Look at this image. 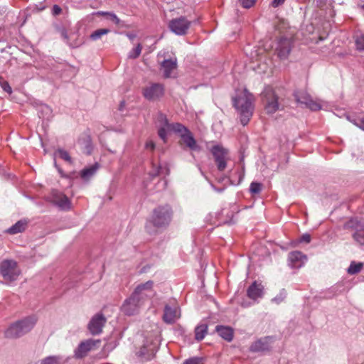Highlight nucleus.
Instances as JSON below:
<instances>
[{"mask_svg":"<svg viewBox=\"0 0 364 364\" xmlns=\"http://www.w3.org/2000/svg\"><path fill=\"white\" fill-rule=\"evenodd\" d=\"M202 358L200 357H193L186 359L183 364H200Z\"/></svg>","mask_w":364,"mask_h":364,"instance_id":"obj_38","label":"nucleus"},{"mask_svg":"<svg viewBox=\"0 0 364 364\" xmlns=\"http://www.w3.org/2000/svg\"><path fill=\"white\" fill-rule=\"evenodd\" d=\"M52 12L53 15H59L62 12V9L55 4L53 6Z\"/></svg>","mask_w":364,"mask_h":364,"instance_id":"obj_43","label":"nucleus"},{"mask_svg":"<svg viewBox=\"0 0 364 364\" xmlns=\"http://www.w3.org/2000/svg\"><path fill=\"white\" fill-rule=\"evenodd\" d=\"M191 25V21H188L184 16H181L170 21L168 23V28L175 34L183 36L187 33Z\"/></svg>","mask_w":364,"mask_h":364,"instance_id":"obj_11","label":"nucleus"},{"mask_svg":"<svg viewBox=\"0 0 364 364\" xmlns=\"http://www.w3.org/2000/svg\"><path fill=\"white\" fill-rule=\"evenodd\" d=\"M157 350V344L153 340H146L136 354L142 361L149 360L154 358Z\"/></svg>","mask_w":364,"mask_h":364,"instance_id":"obj_12","label":"nucleus"},{"mask_svg":"<svg viewBox=\"0 0 364 364\" xmlns=\"http://www.w3.org/2000/svg\"><path fill=\"white\" fill-rule=\"evenodd\" d=\"M262 188V184L257 182H252L250 187V191L252 194H257L260 193Z\"/></svg>","mask_w":364,"mask_h":364,"instance_id":"obj_34","label":"nucleus"},{"mask_svg":"<svg viewBox=\"0 0 364 364\" xmlns=\"http://www.w3.org/2000/svg\"><path fill=\"white\" fill-rule=\"evenodd\" d=\"M355 43L358 50H364V34H360L357 36Z\"/></svg>","mask_w":364,"mask_h":364,"instance_id":"obj_37","label":"nucleus"},{"mask_svg":"<svg viewBox=\"0 0 364 364\" xmlns=\"http://www.w3.org/2000/svg\"><path fill=\"white\" fill-rule=\"evenodd\" d=\"M52 200L62 209H69L70 207V201L68 198L63 193L57 191L52 192Z\"/></svg>","mask_w":364,"mask_h":364,"instance_id":"obj_21","label":"nucleus"},{"mask_svg":"<svg viewBox=\"0 0 364 364\" xmlns=\"http://www.w3.org/2000/svg\"><path fill=\"white\" fill-rule=\"evenodd\" d=\"M269 348V338L267 337L257 340L250 347V350L252 352L268 350Z\"/></svg>","mask_w":364,"mask_h":364,"instance_id":"obj_24","label":"nucleus"},{"mask_svg":"<svg viewBox=\"0 0 364 364\" xmlns=\"http://www.w3.org/2000/svg\"><path fill=\"white\" fill-rule=\"evenodd\" d=\"M345 228L355 229V232L353 235L354 240L360 245H364V226L356 220H350L345 224Z\"/></svg>","mask_w":364,"mask_h":364,"instance_id":"obj_17","label":"nucleus"},{"mask_svg":"<svg viewBox=\"0 0 364 364\" xmlns=\"http://www.w3.org/2000/svg\"><path fill=\"white\" fill-rule=\"evenodd\" d=\"M0 272L6 282L15 281L21 274L17 262L14 259H4L0 263Z\"/></svg>","mask_w":364,"mask_h":364,"instance_id":"obj_5","label":"nucleus"},{"mask_svg":"<svg viewBox=\"0 0 364 364\" xmlns=\"http://www.w3.org/2000/svg\"><path fill=\"white\" fill-rule=\"evenodd\" d=\"M160 166H156L153 171L150 172V176L154 178L159 175Z\"/></svg>","mask_w":364,"mask_h":364,"instance_id":"obj_45","label":"nucleus"},{"mask_svg":"<svg viewBox=\"0 0 364 364\" xmlns=\"http://www.w3.org/2000/svg\"><path fill=\"white\" fill-rule=\"evenodd\" d=\"M142 304L132 294L126 299L122 306V311L129 316L136 314Z\"/></svg>","mask_w":364,"mask_h":364,"instance_id":"obj_18","label":"nucleus"},{"mask_svg":"<svg viewBox=\"0 0 364 364\" xmlns=\"http://www.w3.org/2000/svg\"><path fill=\"white\" fill-rule=\"evenodd\" d=\"M154 282L148 281L145 283L139 284L132 294L137 300L142 304V306L151 298H153L156 292L153 289Z\"/></svg>","mask_w":364,"mask_h":364,"instance_id":"obj_7","label":"nucleus"},{"mask_svg":"<svg viewBox=\"0 0 364 364\" xmlns=\"http://www.w3.org/2000/svg\"><path fill=\"white\" fill-rule=\"evenodd\" d=\"M142 46L140 43H139L136 48H133L129 53V58L135 59L138 58L141 52Z\"/></svg>","mask_w":364,"mask_h":364,"instance_id":"obj_32","label":"nucleus"},{"mask_svg":"<svg viewBox=\"0 0 364 364\" xmlns=\"http://www.w3.org/2000/svg\"><path fill=\"white\" fill-rule=\"evenodd\" d=\"M256 0H240L241 5L242 7L245 9H249L252 7L255 3Z\"/></svg>","mask_w":364,"mask_h":364,"instance_id":"obj_39","label":"nucleus"},{"mask_svg":"<svg viewBox=\"0 0 364 364\" xmlns=\"http://www.w3.org/2000/svg\"><path fill=\"white\" fill-rule=\"evenodd\" d=\"M28 220L26 219L20 220L16 222L14 225H13L11 228H9L6 232L11 235H15L18 233L23 232L26 230L28 227Z\"/></svg>","mask_w":364,"mask_h":364,"instance_id":"obj_25","label":"nucleus"},{"mask_svg":"<svg viewBox=\"0 0 364 364\" xmlns=\"http://www.w3.org/2000/svg\"><path fill=\"white\" fill-rule=\"evenodd\" d=\"M164 86L161 83L150 82L142 90V95L149 101H156L164 95Z\"/></svg>","mask_w":364,"mask_h":364,"instance_id":"obj_9","label":"nucleus"},{"mask_svg":"<svg viewBox=\"0 0 364 364\" xmlns=\"http://www.w3.org/2000/svg\"><path fill=\"white\" fill-rule=\"evenodd\" d=\"M176 67L177 60L176 58L164 60L161 64L164 77H171L172 72L176 69Z\"/></svg>","mask_w":364,"mask_h":364,"instance_id":"obj_23","label":"nucleus"},{"mask_svg":"<svg viewBox=\"0 0 364 364\" xmlns=\"http://www.w3.org/2000/svg\"><path fill=\"white\" fill-rule=\"evenodd\" d=\"M294 97L298 103L304 105L312 111H318L321 109L320 102L314 100L311 95L306 92H298L294 94Z\"/></svg>","mask_w":364,"mask_h":364,"instance_id":"obj_15","label":"nucleus"},{"mask_svg":"<svg viewBox=\"0 0 364 364\" xmlns=\"http://www.w3.org/2000/svg\"><path fill=\"white\" fill-rule=\"evenodd\" d=\"M107 18L113 21L116 25H119L121 22L120 19L116 16V14L112 12L109 13Z\"/></svg>","mask_w":364,"mask_h":364,"instance_id":"obj_40","label":"nucleus"},{"mask_svg":"<svg viewBox=\"0 0 364 364\" xmlns=\"http://www.w3.org/2000/svg\"><path fill=\"white\" fill-rule=\"evenodd\" d=\"M156 123L159 127L158 134L159 136L164 141V142H166V136L167 132L168 131L173 132V127L177 124V123H169L168 120L166 117V115L164 114L159 112L157 114Z\"/></svg>","mask_w":364,"mask_h":364,"instance_id":"obj_13","label":"nucleus"},{"mask_svg":"<svg viewBox=\"0 0 364 364\" xmlns=\"http://www.w3.org/2000/svg\"><path fill=\"white\" fill-rule=\"evenodd\" d=\"M363 8L364 9V5L363 6Z\"/></svg>","mask_w":364,"mask_h":364,"instance_id":"obj_50","label":"nucleus"},{"mask_svg":"<svg viewBox=\"0 0 364 364\" xmlns=\"http://www.w3.org/2000/svg\"><path fill=\"white\" fill-rule=\"evenodd\" d=\"M355 124L360 129L364 131V119H358L355 122Z\"/></svg>","mask_w":364,"mask_h":364,"instance_id":"obj_46","label":"nucleus"},{"mask_svg":"<svg viewBox=\"0 0 364 364\" xmlns=\"http://www.w3.org/2000/svg\"><path fill=\"white\" fill-rule=\"evenodd\" d=\"M1 87L3 88V90H4L5 92H8V93H9V94H11V93L12 90H11V86H10V85H9V84L8 83V82H6V81H2V82H1Z\"/></svg>","mask_w":364,"mask_h":364,"instance_id":"obj_41","label":"nucleus"},{"mask_svg":"<svg viewBox=\"0 0 364 364\" xmlns=\"http://www.w3.org/2000/svg\"><path fill=\"white\" fill-rule=\"evenodd\" d=\"M107 322L105 316L98 313L94 315L87 324V329L93 335H99L102 332V328Z\"/></svg>","mask_w":364,"mask_h":364,"instance_id":"obj_14","label":"nucleus"},{"mask_svg":"<svg viewBox=\"0 0 364 364\" xmlns=\"http://www.w3.org/2000/svg\"><path fill=\"white\" fill-rule=\"evenodd\" d=\"M233 105L240 114V121L242 125H246L253 112V95L246 89L240 92L235 97L232 99Z\"/></svg>","mask_w":364,"mask_h":364,"instance_id":"obj_1","label":"nucleus"},{"mask_svg":"<svg viewBox=\"0 0 364 364\" xmlns=\"http://www.w3.org/2000/svg\"><path fill=\"white\" fill-rule=\"evenodd\" d=\"M181 317L180 308L176 302L172 305L166 304L163 315V320L166 323H173Z\"/></svg>","mask_w":364,"mask_h":364,"instance_id":"obj_16","label":"nucleus"},{"mask_svg":"<svg viewBox=\"0 0 364 364\" xmlns=\"http://www.w3.org/2000/svg\"><path fill=\"white\" fill-rule=\"evenodd\" d=\"M155 143L152 140H148L145 144V148L151 151H154L155 149Z\"/></svg>","mask_w":364,"mask_h":364,"instance_id":"obj_42","label":"nucleus"},{"mask_svg":"<svg viewBox=\"0 0 364 364\" xmlns=\"http://www.w3.org/2000/svg\"><path fill=\"white\" fill-rule=\"evenodd\" d=\"M310 241H311V236L309 234H304L300 238V242L309 243V242H310Z\"/></svg>","mask_w":364,"mask_h":364,"instance_id":"obj_44","label":"nucleus"},{"mask_svg":"<svg viewBox=\"0 0 364 364\" xmlns=\"http://www.w3.org/2000/svg\"><path fill=\"white\" fill-rule=\"evenodd\" d=\"M264 294V287L261 283L254 282L247 289V296L253 300L262 298Z\"/></svg>","mask_w":364,"mask_h":364,"instance_id":"obj_20","label":"nucleus"},{"mask_svg":"<svg viewBox=\"0 0 364 364\" xmlns=\"http://www.w3.org/2000/svg\"><path fill=\"white\" fill-rule=\"evenodd\" d=\"M286 296H287V291L284 289H282L277 296H276L274 299H272V301L277 304H279L284 300Z\"/></svg>","mask_w":364,"mask_h":364,"instance_id":"obj_36","label":"nucleus"},{"mask_svg":"<svg viewBox=\"0 0 364 364\" xmlns=\"http://www.w3.org/2000/svg\"><path fill=\"white\" fill-rule=\"evenodd\" d=\"M291 51V43L287 38L281 39L277 47V55L280 59H286Z\"/></svg>","mask_w":364,"mask_h":364,"instance_id":"obj_22","label":"nucleus"},{"mask_svg":"<svg viewBox=\"0 0 364 364\" xmlns=\"http://www.w3.org/2000/svg\"><path fill=\"white\" fill-rule=\"evenodd\" d=\"M208 333V325L201 323L195 328V338L200 341H202Z\"/></svg>","mask_w":364,"mask_h":364,"instance_id":"obj_27","label":"nucleus"},{"mask_svg":"<svg viewBox=\"0 0 364 364\" xmlns=\"http://www.w3.org/2000/svg\"><path fill=\"white\" fill-rule=\"evenodd\" d=\"M127 36L131 40V41H133L136 37V34L134 33H127Z\"/></svg>","mask_w":364,"mask_h":364,"instance_id":"obj_48","label":"nucleus"},{"mask_svg":"<svg viewBox=\"0 0 364 364\" xmlns=\"http://www.w3.org/2000/svg\"><path fill=\"white\" fill-rule=\"evenodd\" d=\"M285 1V0H273V1L272 2V6L274 8L279 6V5H282V4H284V2Z\"/></svg>","mask_w":364,"mask_h":364,"instance_id":"obj_47","label":"nucleus"},{"mask_svg":"<svg viewBox=\"0 0 364 364\" xmlns=\"http://www.w3.org/2000/svg\"><path fill=\"white\" fill-rule=\"evenodd\" d=\"M173 210L170 205H159L153 210L150 223L157 228H166L170 224Z\"/></svg>","mask_w":364,"mask_h":364,"instance_id":"obj_3","label":"nucleus"},{"mask_svg":"<svg viewBox=\"0 0 364 364\" xmlns=\"http://www.w3.org/2000/svg\"><path fill=\"white\" fill-rule=\"evenodd\" d=\"M110 32L108 28H100L95 31L90 36V39L92 41H97L100 39L103 35H106Z\"/></svg>","mask_w":364,"mask_h":364,"instance_id":"obj_31","label":"nucleus"},{"mask_svg":"<svg viewBox=\"0 0 364 364\" xmlns=\"http://www.w3.org/2000/svg\"><path fill=\"white\" fill-rule=\"evenodd\" d=\"M60 32L61 36L63 38L64 40L66 41V42L70 45V46H71L73 48L79 46L80 43H78L77 42H73V43L70 42V36H68L65 29L63 28L60 30Z\"/></svg>","mask_w":364,"mask_h":364,"instance_id":"obj_33","label":"nucleus"},{"mask_svg":"<svg viewBox=\"0 0 364 364\" xmlns=\"http://www.w3.org/2000/svg\"><path fill=\"white\" fill-rule=\"evenodd\" d=\"M363 267L362 262H352L348 268V273L349 274H355L361 271Z\"/></svg>","mask_w":364,"mask_h":364,"instance_id":"obj_30","label":"nucleus"},{"mask_svg":"<svg viewBox=\"0 0 364 364\" xmlns=\"http://www.w3.org/2000/svg\"><path fill=\"white\" fill-rule=\"evenodd\" d=\"M306 256L299 251L291 252L289 254L288 260L292 268L301 267L306 261Z\"/></svg>","mask_w":364,"mask_h":364,"instance_id":"obj_19","label":"nucleus"},{"mask_svg":"<svg viewBox=\"0 0 364 364\" xmlns=\"http://www.w3.org/2000/svg\"><path fill=\"white\" fill-rule=\"evenodd\" d=\"M97 169V164L93 165L89 168H84L81 171L80 176L84 179H89L92 176Z\"/></svg>","mask_w":364,"mask_h":364,"instance_id":"obj_29","label":"nucleus"},{"mask_svg":"<svg viewBox=\"0 0 364 364\" xmlns=\"http://www.w3.org/2000/svg\"><path fill=\"white\" fill-rule=\"evenodd\" d=\"M173 132L179 135L180 140L178 143L183 148H187L192 151H198L200 149L193 133L182 124L177 123L173 127Z\"/></svg>","mask_w":364,"mask_h":364,"instance_id":"obj_4","label":"nucleus"},{"mask_svg":"<svg viewBox=\"0 0 364 364\" xmlns=\"http://www.w3.org/2000/svg\"><path fill=\"white\" fill-rule=\"evenodd\" d=\"M56 154L58 155V156L60 158H61L62 159L65 160V161L68 162V163H71L72 162V159L71 157L70 156L68 152L65 150H63V149H58L56 152Z\"/></svg>","mask_w":364,"mask_h":364,"instance_id":"obj_35","label":"nucleus"},{"mask_svg":"<svg viewBox=\"0 0 364 364\" xmlns=\"http://www.w3.org/2000/svg\"><path fill=\"white\" fill-rule=\"evenodd\" d=\"M217 168L223 171L227 168L228 162L230 160L229 151L220 145L213 146L210 150Z\"/></svg>","mask_w":364,"mask_h":364,"instance_id":"obj_8","label":"nucleus"},{"mask_svg":"<svg viewBox=\"0 0 364 364\" xmlns=\"http://www.w3.org/2000/svg\"><path fill=\"white\" fill-rule=\"evenodd\" d=\"M101 344L100 339H87L82 341L75 350V356L77 358H82L89 353L97 350Z\"/></svg>","mask_w":364,"mask_h":364,"instance_id":"obj_10","label":"nucleus"},{"mask_svg":"<svg viewBox=\"0 0 364 364\" xmlns=\"http://www.w3.org/2000/svg\"><path fill=\"white\" fill-rule=\"evenodd\" d=\"M65 360L60 355L48 356L42 360L41 364H65Z\"/></svg>","mask_w":364,"mask_h":364,"instance_id":"obj_28","label":"nucleus"},{"mask_svg":"<svg viewBox=\"0 0 364 364\" xmlns=\"http://www.w3.org/2000/svg\"><path fill=\"white\" fill-rule=\"evenodd\" d=\"M37 318L32 316L19 320L11 324L5 331L9 338H17L28 333L36 325Z\"/></svg>","mask_w":364,"mask_h":364,"instance_id":"obj_2","label":"nucleus"},{"mask_svg":"<svg viewBox=\"0 0 364 364\" xmlns=\"http://www.w3.org/2000/svg\"><path fill=\"white\" fill-rule=\"evenodd\" d=\"M262 100L267 114H274L279 109V97L272 87H267L264 89L262 92Z\"/></svg>","mask_w":364,"mask_h":364,"instance_id":"obj_6","label":"nucleus"},{"mask_svg":"<svg viewBox=\"0 0 364 364\" xmlns=\"http://www.w3.org/2000/svg\"><path fill=\"white\" fill-rule=\"evenodd\" d=\"M109 12H105V11H99L97 13L98 15L105 16L106 17L108 16Z\"/></svg>","mask_w":364,"mask_h":364,"instance_id":"obj_49","label":"nucleus"},{"mask_svg":"<svg viewBox=\"0 0 364 364\" xmlns=\"http://www.w3.org/2000/svg\"><path fill=\"white\" fill-rule=\"evenodd\" d=\"M215 329L219 336L225 341L230 342L233 339L234 331L231 327L217 326Z\"/></svg>","mask_w":364,"mask_h":364,"instance_id":"obj_26","label":"nucleus"}]
</instances>
